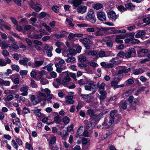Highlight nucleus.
Segmentation results:
<instances>
[{
	"label": "nucleus",
	"mask_w": 150,
	"mask_h": 150,
	"mask_svg": "<svg viewBox=\"0 0 150 150\" xmlns=\"http://www.w3.org/2000/svg\"><path fill=\"white\" fill-rule=\"evenodd\" d=\"M46 71L44 70L39 71L37 69H33L30 73L31 76L34 78H36L38 81L40 80L42 76L46 74Z\"/></svg>",
	"instance_id": "1"
},
{
	"label": "nucleus",
	"mask_w": 150,
	"mask_h": 150,
	"mask_svg": "<svg viewBox=\"0 0 150 150\" xmlns=\"http://www.w3.org/2000/svg\"><path fill=\"white\" fill-rule=\"evenodd\" d=\"M117 111L115 110H114L111 111L110 116V120L109 122V123H112L114 122V120H117L118 121L121 119L120 116L118 114H116Z\"/></svg>",
	"instance_id": "2"
},
{
	"label": "nucleus",
	"mask_w": 150,
	"mask_h": 150,
	"mask_svg": "<svg viewBox=\"0 0 150 150\" xmlns=\"http://www.w3.org/2000/svg\"><path fill=\"white\" fill-rule=\"evenodd\" d=\"M86 18L87 21L91 23H94L96 22V18L93 9H90L86 16Z\"/></svg>",
	"instance_id": "3"
},
{
	"label": "nucleus",
	"mask_w": 150,
	"mask_h": 150,
	"mask_svg": "<svg viewBox=\"0 0 150 150\" xmlns=\"http://www.w3.org/2000/svg\"><path fill=\"white\" fill-rule=\"evenodd\" d=\"M117 58V57L112 58L109 61V62L110 63L107 64L106 67L108 68H112L114 66L120 64L121 62V61L120 60H118Z\"/></svg>",
	"instance_id": "4"
},
{
	"label": "nucleus",
	"mask_w": 150,
	"mask_h": 150,
	"mask_svg": "<svg viewBox=\"0 0 150 150\" xmlns=\"http://www.w3.org/2000/svg\"><path fill=\"white\" fill-rule=\"evenodd\" d=\"M57 60H59V63H56L55 64V66L56 68V70L58 73L61 72L63 70L62 67L63 64L65 63L64 61L59 58H56Z\"/></svg>",
	"instance_id": "5"
},
{
	"label": "nucleus",
	"mask_w": 150,
	"mask_h": 150,
	"mask_svg": "<svg viewBox=\"0 0 150 150\" xmlns=\"http://www.w3.org/2000/svg\"><path fill=\"white\" fill-rule=\"evenodd\" d=\"M29 4L30 6L34 9L37 12L40 11L42 9V6L39 4H35L32 0H30Z\"/></svg>",
	"instance_id": "6"
},
{
	"label": "nucleus",
	"mask_w": 150,
	"mask_h": 150,
	"mask_svg": "<svg viewBox=\"0 0 150 150\" xmlns=\"http://www.w3.org/2000/svg\"><path fill=\"white\" fill-rule=\"evenodd\" d=\"M71 79L69 75L67 74L65 75L64 78L62 80V85L67 87L69 84H71L69 82Z\"/></svg>",
	"instance_id": "7"
},
{
	"label": "nucleus",
	"mask_w": 150,
	"mask_h": 150,
	"mask_svg": "<svg viewBox=\"0 0 150 150\" xmlns=\"http://www.w3.org/2000/svg\"><path fill=\"white\" fill-rule=\"evenodd\" d=\"M97 17L99 21H106V18L105 13L103 12L99 11L97 13Z\"/></svg>",
	"instance_id": "8"
},
{
	"label": "nucleus",
	"mask_w": 150,
	"mask_h": 150,
	"mask_svg": "<svg viewBox=\"0 0 150 150\" xmlns=\"http://www.w3.org/2000/svg\"><path fill=\"white\" fill-rule=\"evenodd\" d=\"M97 31L95 33V34L97 36L103 35L105 33L106 31L108 30V28H97Z\"/></svg>",
	"instance_id": "9"
},
{
	"label": "nucleus",
	"mask_w": 150,
	"mask_h": 150,
	"mask_svg": "<svg viewBox=\"0 0 150 150\" xmlns=\"http://www.w3.org/2000/svg\"><path fill=\"white\" fill-rule=\"evenodd\" d=\"M86 1V0H68V2L72 4L73 6L77 7L81 4L83 1Z\"/></svg>",
	"instance_id": "10"
},
{
	"label": "nucleus",
	"mask_w": 150,
	"mask_h": 150,
	"mask_svg": "<svg viewBox=\"0 0 150 150\" xmlns=\"http://www.w3.org/2000/svg\"><path fill=\"white\" fill-rule=\"evenodd\" d=\"M108 18L112 21H114L117 18V16L113 11H111L107 13Z\"/></svg>",
	"instance_id": "11"
},
{
	"label": "nucleus",
	"mask_w": 150,
	"mask_h": 150,
	"mask_svg": "<svg viewBox=\"0 0 150 150\" xmlns=\"http://www.w3.org/2000/svg\"><path fill=\"white\" fill-rule=\"evenodd\" d=\"M148 50L145 49H142L139 50L137 52L138 56L139 57H144L145 54L148 52Z\"/></svg>",
	"instance_id": "12"
},
{
	"label": "nucleus",
	"mask_w": 150,
	"mask_h": 150,
	"mask_svg": "<svg viewBox=\"0 0 150 150\" xmlns=\"http://www.w3.org/2000/svg\"><path fill=\"white\" fill-rule=\"evenodd\" d=\"M125 38L124 34L117 35L116 36L115 41L117 43H122L123 42V41L122 40Z\"/></svg>",
	"instance_id": "13"
},
{
	"label": "nucleus",
	"mask_w": 150,
	"mask_h": 150,
	"mask_svg": "<svg viewBox=\"0 0 150 150\" xmlns=\"http://www.w3.org/2000/svg\"><path fill=\"white\" fill-rule=\"evenodd\" d=\"M28 87L26 86H24L20 88V91L22 92L21 95L23 96H26L28 94Z\"/></svg>",
	"instance_id": "14"
},
{
	"label": "nucleus",
	"mask_w": 150,
	"mask_h": 150,
	"mask_svg": "<svg viewBox=\"0 0 150 150\" xmlns=\"http://www.w3.org/2000/svg\"><path fill=\"white\" fill-rule=\"evenodd\" d=\"M86 6L81 5L78 7L77 10L78 13L83 14L86 12Z\"/></svg>",
	"instance_id": "15"
},
{
	"label": "nucleus",
	"mask_w": 150,
	"mask_h": 150,
	"mask_svg": "<svg viewBox=\"0 0 150 150\" xmlns=\"http://www.w3.org/2000/svg\"><path fill=\"white\" fill-rule=\"evenodd\" d=\"M73 97L72 96H67L65 97L66 103L68 104H73L74 101L73 100Z\"/></svg>",
	"instance_id": "16"
},
{
	"label": "nucleus",
	"mask_w": 150,
	"mask_h": 150,
	"mask_svg": "<svg viewBox=\"0 0 150 150\" xmlns=\"http://www.w3.org/2000/svg\"><path fill=\"white\" fill-rule=\"evenodd\" d=\"M83 35V34L81 33L74 34L73 33H70L69 35L68 38L69 40H71L73 38L75 37H82Z\"/></svg>",
	"instance_id": "17"
},
{
	"label": "nucleus",
	"mask_w": 150,
	"mask_h": 150,
	"mask_svg": "<svg viewBox=\"0 0 150 150\" xmlns=\"http://www.w3.org/2000/svg\"><path fill=\"white\" fill-rule=\"evenodd\" d=\"M67 57H68L66 61L67 63H73L75 61L76 59L70 54H67Z\"/></svg>",
	"instance_id": "18"
},
{
	"label": "nucleus",
	"mask_w": 150,
	"mask_h": 150,
	"mask_svg": "<svg viewBox=\"0 0 150 150\" xmlns=\"http://www.w3.org/2000/svg\"><path fill=\"white\" fill-rule=\"evenodd\" d=\"M44 63L43 60L38 61L35 60L34 63L35 68H38L39 67L42 66Z\"/></svg>",
	"instance_id": "19"
},
{
	"label": "nucleus",
	"mask_w": 150,
	"mask_h": 150,
	"mask_svg": "<svg viewBox=\"0 0 150 150\" xmlns=\"http://www.w3.org/2000/svg\"><path fill=\"white\" fill-rule=\"evenodd\" d=\"M86 54L88 55L94 56L97 58H98V54L96 50L91 51H88L86 52Z\"/></svg>",
	"instance_id": "20"
},
{
	"label": "nucleus",
	"mask_w": 150,
	"mask_h": 150,
	"mask_svg": "<svg viewBox=\"0 0 150 150\" xmlns=\"http://www.w3.org/2000/svg\"><path fill=\"white\" fill-rule=\"evenodd\" d=\"M99 93L100 94V96L99 98V99L100 100H104L106 98V92L105 91H99Z\"/></svg>",
	"instance_id": "21"
},
{
	"label": "nucleus",
	"mask_w": 150,
	"mask_h": 150,
	"mask_svg": "<svg viewBox=\"0 0 150 150\" xmlns=\"http://www.w3.org/2000/svg\"><path fill=\"white\" fill-rule=\"evenodd\" d=\"M144 71V70L143 69L139 68L138 69L134 70L133 71V74L135 75H137L143 73Z\"/></svg>",
	"instance_id": "22"
},
{
	"label": "nucleus",
	"mask_w": 150,
	"mask_h": 150,
	"mask_svg": "<svg viewBox=\"0 0 150 150\" xmlns=\"http://www.w3.org/2000/svg\"><path fill=\"white\" fill-rule=\"evenodd\" d=\"M134 90L133 89H130L128 91L125 92L123 94V97L124 98H126L132 94Z\"/></svg>",
	"instance_id": "23"
},
{
	"label": "nucleus",
	"mask_w": 150,
	"mask_h": 150,
	"mask_svg": "<svg viewBox=\"0 0 150 150\" xmlns=\"http://www.w3.org/2000/svg\"><path fill=\"white\" fill-rule=\"evenodd\" d=\"M146 33L145 31L144 30H142L138 31L137 33L135 35V37L136 38H139L141 37L144 35Z\"/></svg>",
	"instance_id": "24"
},
{
	"label": "nucleus",
	"mask_w": 150,
	"mask_h": 150,
	"mask_svg": "<svg viewBox=\"0 0 150 150\" xmlns=\"http://www.w3.org/2000/svg\"><path fill=\"white\" fill-rule=\"evenodd\" d=\"M90 140L88 139L84 138L82 140V143L83 145H86L87 148L90 145Z\"/></svg>",
	"instance_id": "25"
},
{
	"label": "nucleus",
	"mask_w": 150,
	"mask_h": 150,
	"mask_svg": "<svg viewBox=\"0 0 150 150\" xmlns=\"http://www.w3.org/2000/svg\"><path fill=\"white\" fill-rule=\"evenodd\" d=\"M28 61V58H24L23 60H19V63L21 65H23L24 66H26V67H28L27 65V62Z\"/></svg>",
	"instance_id": "26"
},
{
	"label": "nucleus",
	"mask_w": 150,
	"mask_h": 150,
	"mask_svg": "<svg viewBox=\"0 0 150 150\" xmlns=\"http://www.w3.org/2000/svg\"><path fill=\"white\" fill-rule=\"evenodd\" d=\"M10 84V82L8 81H4L3 79H1L0 81V86L4 85L6 86H9Z\"/></svg>",
	"instance_id": "27"
},
{
	"label": "nucleus",
	"mask_w": 150,
	"mask_h": 150,
	"mask_svg": "<svg viewBox=\"0 0 150 150\" xmlns=\"http://www.w3.org/2000/svg\"><path fill=\"white\" fill-rule=\"evenodd\" d=\"M131 57H134L136 56V53L134 48H130L129 49L128 51Z\"/></svg>",
	"instance_id": "28"
},
{
	"label": "nucleus",
	"mask_w": 150,
	"mask_h": 150,
	"mask_svg": "<svg viewBox=\"0 0 150 150\" xmlns=\"http://www.w3.org/2000/svg\"><path fill=\"white\" fill-rule=\"evenodd\" d=\"M125 7L126 9H127L130 10H132L135 8L134 5H133L132 3H129L125 4Z\"/></svg>",
	"instance_id": "29"
},
{
	"label": "nucleus",
	"mask_w": 150,
	"mask_h": 150,
	"mask_svg": "<svg viewBox=\"0 0 150 150\" xmlns=\"http://www.w3.org/2000/svg\"><path fill=\"white\" fill-rule=\"evenodd\" d=\"M56 140V137L55 136H53L52 137L49 141V144L50 145L54 144Z\"/></svg>",
	"instance_id": "30"
},
{
	"label": "nucleus",
	"mask_w": 150,
	"mask_h": 150,
	"mask_svg": "<svg viewBox=\"0 0 150 150\" xmlns=\"http://www.w3.org/2000/svg\"><path fill=\"white\" fill-rule=\"evenodd\" d=\"M79 60L82 62H83L86 61V57L83 55L81 54L78 57Z\"/></svg>",
	"instance_id": "31"
},
{
	"label": "nucleus",
	"mask_w": 150,
	"mask_h": 150,
	"mask_svg": "<svg viewBox=\"0 0 150 150\" xmlns=\"http://www.w3.org/2000/svg\"><path fill=\"white\" fill-rule=\"evenodd\" d=\"M53 50V47L52 46H50L49 49L47 50L46 52V53L47 56L49 57H51L52 55V51Z\"/></svg>",
	"instance_id": "32"
},
{
	"label": "nucleus",
	"mask_w": 150,
	"mask_h": 150,
	"mask_svg": "<svg viewBox=\"0 0 150 150\" xmlns=\"http://www.w3.org/2000/svg\"><path fill=\"white\" fill-rule=\"evenodd\" d=\"M127 101H122L120 102V106L121 109H125L127 107Z\"/></svg>",
	"instance_id": "33"
},
{
	"label": "nucleus",
	"mask_w": 150,
	"mask_h": 150,
	"mask_svg": "<svg viewBox=\"0 0 150 150\" xmlns=\"http://www.w3.org/2000/svg\"><path fill=\"white\" fill-rule=\"evenodd\" d=\"M61 117L59 115H57L55 116L54 119V120L57 124H59L61 122Z\"/></svg>",
	"instance_id": "34"
},
{
	"label": "nucleus",
	"mask_w": 150,
	"mask_h": 150,
	"mask_svg": "<svg viewBox=\"0 0 150 150\" xmlns=\"http://www.w3.org/2000/svg\"><path fill=\"white\" fill-rule=\"evenodd\" d=\"M135 34L134 33H126L124 34V35L125 36V38L129 36L131 39H132L134 38Z\"/></svg>",
	"instance_id": "35"
},
{
	"label": "nucleus",
	"mask_w": 150,
	"mask_h": 150,
	"mask_svg": "<svg viewBox=\"0 0 150 150\" xmlns=\"http://www.w3.org/2000/svg\"><path fill=\"white\" fill-rule=\"evenodd\" d=\"M105 86V84L104 83H102L100 84H98V86L99 88V91H104V89Z\"/></svg>",
	"instance_id": "36"
},
{
	"label": "nucleus",
	"mask_w": 150,
	"mask_h": 150,
	"mask_svg": "<svg viewBox=\"0 0 150 150\" xmlns=\"http://www.w3.org/2000/svg\"><path fill=\"white\" fill-rule=\"evenodd\" d=\"M11 47V45L10 44H7L5 42H3L1 46V48L2 49H4L8 47Z\"/></svg>",
	"instance_id": "37"
},
{
	"label": "nucleus",
	"mask_w": 150,
	"mask_h": 150,
	"mask_svg": "<svg viewBox=\"0 0 150 150\" xmlns=\"http://www.w3.org/2000/svg\"><path fill=\"white\" fill-rule=\"evenodd\" d=\"M103 7V4H96L94 5L93 6L94 8L96 9V10L99 9Z\"/></svg>",
	"instance_id": "38"
},
{
	"label": "nucleus",
	"mask_w": 150,
	"mask_h": 150,
	"mask_svg": "<svg viewBox=\"0 0 150 150\" xmlns=\"http://www.w3.org/2000/svg\"><path fill=\"white\" fill-rule=\"evenodd\" d=\"M30 86L34 88H36L38 87V85L35 83V81L33 79L31 80Z\"/></svg>",
	"instance_id": "39"
},
{
	"label": "nucleus",
	"mask_w": 150,
	"mask_h": 150,
	"mask_svg": "<svg viewBox=\"0 0 150 150\" xmlns=\"http://www.w3.org/2000/svg\"><path fill=\"white\" fill-rule=\"evenodd\" d=\"M70 121V119L67 116L64 117L63 119V122L65 125L68 124Z\"/></svg>",
	"instance_id": "40"
},
{
	"label": "nucleus",
	"mask_w": 150,
	"mask_h": 150,
	"mask_svg": "<svg viewBox=\"0 0 150 150\" xmlns=\"http://www.w3.org/2000/svg\"><path fill=\"white\" fill-rule=\"evenodd\" d=\"M11 67L13 70H16L17 72H18L19 71L20 68L19 67L18 65L13 64L11 65Z\"/></svg>",
	"instance_id": "41"
},
{
	"label": "nucleus",
	"mask_w": 150,
	"mask_h": 150,
	"mask_svg": "<svg viewBox=\"0 0 150 150\" xmlns=\"http://www.w3.org/2000/svg\"><path fill=\"white\" fill-rule=\"evenodd\" d=\"M11 145L14 148L17 150L18 149V144L16 143V142L14 140H13L11 141Z\"/></svg>",
	"instance_id": "42"
},
{
	"label": "nucleus",
	"mask_w": 150,
	"mask_h": 150,
	"mask_svg": "<svg viewBox=\"0 0 150 150\" xmlns=\"http://www.w3.org/2000/svg\"><path fill=\"white\" fill-rule=\"evenodd\" d=\"M134 79L130 78L127 80L126 81L127 84L128 85H131L134 83Z\"/></svg>",
	"instance_id": "43"
},
{
	"label": "nucleus",
	"mask_w": 150,
	"mask_h": 150,
	"mask_svg": "<svg viewBox=\"0 0 150 150\" xmlns=\"http://www.w3.org/2000/svg\"><path fill=\"white\" fill-rule=\"evenodd\" d=\"M41 90L42 92H45L47 95L50 94L51 92L50 90L47 88H46L44 89L42 88H41Z\"/></svg>",
	"instance_id": "44"
},
{
	"label": "nucleus",
	"mask_w": 150,
	"mask_h": 150,
	"mask_svg": "<svg viewBox=\"0 0 150 150\" xmlns=\"http://www.w3.org/2000/svg\"><path fill=\"white\" fill-rule=\"evenodd\" d=\"M17 42H14V43H13L11 44V47L13 48L15 50H17L19 48V46L17 45Z\"/></svg>",
	"instance_id": "45"
},
{
	"label": "nucleus",
	"mask_w": 150,
	"mask_h": 150,
	"mask_svg": "<svg viewBox=\"0 0 150 150\" xmlns=\"http://www.w3.org/2000/svg\"><path fill=\"white\" fill-rule=\"evenodd\" d=\"M123 67H124L119 66L116 68L117 69H120V70L118 71V74H120L124 73Z\"/></svg>",
	"instance_id": "46"
},
{
	"label": "nucleus",
	"mask_w": 150,
	"mask_h": 150,
	"mask_svg": "<svg viewBox=\"0 0 150 150\" xmlns=\"http://www.w3.org/2000/svg\"><path fill=\"white\" fill-rule=\"evenodd\" d=\"M80 41L83 43V42H85L87 43H89L90 42V40L89 39L86 38H84L83 39H80Z\"/></svg>",
	"instance_id": "47"
},
{
	"label": "nucleus",
	"mask_w": 150,
	"mask_h": 150,
	"mask_svg": "<svg viewBox=\"0 0 150 150\" xmlns=\"http://www.w3.org/2000/svg\"><path fill=\"white\" fill-rule=\"evenodd\" d=\"M74 125L73 124H71L69 126L67 127V130L68 131L71 132V133L73 132V128Z\"/></svg>",
	"instance_id": "48"
},
{
	"label": "nucleus",
	"mask_w": 150,
	"mask_h": 150,
	"mask_svg": "<svg viewBox=\"0 0 150 150\" xmlns=\"http://www.w3.org/2000/svg\"><path fill=\"white\" fill-rule=\"evenodd\" d=\"M87 112L91 117L94 116V112L93 110L89 109L87 110Z\"/></svg>",
	"instance_id": "49"
},
{
	"label": "nucleus",
	"mask_w": 150,
	"mask_h": 150,
	"mask_svg": "<svg viewBox=\"0 0 150 150\" xmlns=\"http://www.w3.org/2000/svg\"><path fill=\"white\" fill-rule=\"evenodd\" d=\"M42 36L43 35L42 34H35L33 35V38L35 39H39L41 38Z\"/></svg>",
	"instance_id": "50"
},
{
	"label": "nucleus",
	"mask_w": 150,
	"mask_h": 150,
	"mask_svg": "<svg viewBox=\"0 0 150 150\" xmlns=\"http://www.w3.org/2000/svg\"><path fill=\"white\" fill-rule=\"evenodd\" d=\"M93 127L94 126H93L92 124L90 122L88 123L87 128L90 130H91L93 129Z\"/></svg>",
	"instance_id": "51"
},
{
	"label": "nucleus",
	"mask_w": 150,
	"mask_h": 150,
	"mask_svg": "<svg viewBox=\"0 0 150 150\" xmlns=\"http://www.w3.org/2000/svg\"><path fill=\"white\" fill-rule=\"evenodd\" d=\"M25 148L29 150H33L32 146L30 144H29L28 142L26 143Z\"/></svg>",
	"instance_id": "52"
},
{
	"label": "nucleus",
	"mask_w": 150,
	"mask_h": 150,
	"mask_svg": "<svg viewBox=\"0 0 150 150\" xmlns=\"http://www.w3.org/2000/svg\"><path fill=\"white\" fill-rule=\"evenodd\" d=\"M54 97L52 94H49L47 95V100L49 102L51 103V101L50 100L52 98H54Z\"/></svg>",
	"instance_id": "53"
},
{
	"label": "nucleus",
	"mask_w": 150,
	"mask_h": 150,
	"mask_svg": "<svg viewBox=\"0 0 150 150\" xmlns=\"http://www.w3.org/2000/svg\"><path fill=\"white\" fill-rule=\"evenodd\" d=\"M41 100V99L40 98L39 100H37V98H35V99H34L33 100H31L32 103L33 105H35L38 103H39L40 102Z\"/></svg>",
	"instance_id": "54"
},
{
	"label": "nucleus",
	"mask_w": 150,
	"mask_h": 150,
	"mask_svg": "<svg viewBox=\"0 0 150 150\" xmlns=\"http://www.w3.org/2000/svg\"><path fill=\"white\" fill-rule=\"evenodd\" d=\"M118 10L120 11H126V8H125L124 6L122 5L119 6L118 7Z\"/></svg>",
	"instance_id": "55"
},
{
	"label": "nucleus",
	"mask_w": 150,
	"mask_h": 150,
	"mask_svg": "<svg viewBox=\"0 0 150 150\" xmlns=\"http://www.w3.org/2000/svg\"><path fill=\"white\" fill-rule=\"evenodd\" d=\"M88 64L91 66L92 67L94 68L97 67L98 66V64L95 62H90L88 63Z\"/></svg>",
	"instance_id": "56"
},
{
	"label": "nucleus",
	"mask_w": 150,
	"mask_h": 150,
	"mask_svg": "<svg viewBox=\"0 0 150 150\" xmlns=\"http://www.w3.org/2000/svg\"><path fill=\"white\" fill-rule=\"evenodd\" d=\"M81 96L84 100L89 99L90 98V96L89 95L82 94L81 95Z\"/></svg>",
	"instance_id": "57"
},
{
	"label": "nucleus",
	"mask_w": 150,
	"mask_h": 150,
	"mask_svg": "<svg viewBox=\"0 0 150 150\" xmlns=\"http://www.w3.org/2000/svg\"><path fill=\"white\" fill-rule=\"evenodd\" d=\"M23 112L24 114H27L30 112L28 108L26 107H25L23 108Z\"/></svg>",
	"instance_id": "58"
},
{
	"label": "nucleus",
	"mask_w": 150,
	"mask_h": 150,
	"mask_svg": "<svg viewBox=\"0 0 150 150\" xmlns=\"http://www.w3.org/2000/svg\"><path fill=\"white\" fill-rule=\"evenodd\" d=\"M6 65V62L3 59H0V66L4 67Z\"/></svg>",
	"instance_id": "59"
},
{
	"label": "nucleus",
	"mask_w": 150,
	"mask_h": 150,
	"mask_svg": "<svg viewBox=\"0 0 150 150\" xmlns=\"http://www.w3.org/2000/svg\"><path fill=\"white\" fill-rule=\"evenodd\" d=\"M34 113H36V115L38 117H40L42 116V115L41 112L38 110H33Z\"/></svg>",
	"instance_id": "60"
},
{
	"label": "nucleus",
	"mask_w": 150,
	"mask_h": 150,
	"mask_svg": "<svg viewBox=\"0 0 150 150\" xmlns=\"http://www.w3.org/2000/svg\"><path fill=\"white\" fill-rule=\"evenodd\" d=\"M86 79H80L78 81V83L81 86L86 84Z\"/></svg>",
	"instance_id": "61"
},
{
	"label": "nucleus",
	"mask_w": 150,
	"mask_h": 150,
	"mask_svg": "<svg viewBox=\"0 0 150 150\" xmlns=\"http://www.w3.org/2000/svg\"><path fill=\"white\" fill-rule=\"evenodd\" d=\"M117 56H118L121 58H123L125 56V53L123 51H120L118 53Z\"/></svg>",
	"instance_id": "62"
},
{
	"label": "nucleus",
	"mask_w": 150,
	"mask_h": 150,
	"mask_svg": "<svg viewBox=\"0 0 150 150\" xmlns=\"http://www.w3.org/2000/svg\"><path fill=\"white\" fill-rule=\"evenodd\" d=\"M40 82L41 84L43 85H45L48 83V81L46 79H40Z\"/></svg>",
	"instance_id": "63"
},
{
	"label": "nucleus",
	"mask_w": 150,
	"mask_h": 150,
	"mask_svg": "<svg viewBox=\"0 0 150 150\" xmlns=\"http://www.w3.org/2000/svg\"><path fill=\"white\" fill-rule=\"evenodd\" d=\"M52 9L53 11H54L55 12H58L59 10V8L57 6H53L52 7Z\"/></svg>",
	"instance_id": "64"
}]
</instances>
